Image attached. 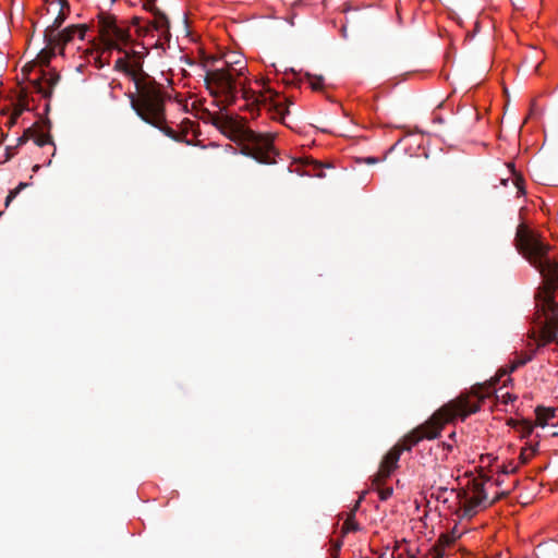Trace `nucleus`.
Instances as JSON below:
<instances>
[{
	"instance_id": "obj_1",
	"label": "nucleus",
	"mask_w": 558,
	"mask_h": 558,
	"mask_svg": "<svg viewBox=\"0 0 558 558\" xmlns=\"http://www.w3.org/2000/svg\"><path fill=\"white\" fill-rule=\"evenodd\" d=\"M514 244L543 278V284L535 295L544 315L541 339L544 343L555 341L558 333V303L555 300V293L558 292V262L549 256L550 246L524 221L517 228Z\"/></svg>"
},
{
	"instance_id": "obj_2",
	"label": "nucleus",
	"mask_w": 558,
	"mask_h": 558,
	"mask_svg": "<svg viewBox=\"0 0 558 558\" xmlns=\"http://www.w3.org/2000/svg\"><path fill=\"white\" fill-rule=\"evenodd\" d=\"M132 54L131 62L128 60L129 53H126V58H119L114 62V69L122 71L134 82L136 93L128 95L132 109L144 122L160 130L166 136L178 141L179 135L166 124L167 94L162 90V86L143 70L141 54L137 52Z\"/></svg>"
},
{
	"instance_id": "obj_3",
	"label": "nucleus",
	"mask_w": 558,
	"mask_h": 558,
	"mask_svg": "<svg viewBox=\"0 0 558 558\" xmlns=\"http://www.w3.org/2000/svg\"><path fill=\"white\" fill-rule=\"evenodd\" d=\"M490 389L492 385L486 389L483 385H477L472 388L470 393H461L438 409L424 424L411 430L395 446L402 452L411 450L425 438H437L447 423H451L456 417L465 420L469 415L480 411L481 402L489 397Z\"/></svg>"
},
{
	"instance_id": "obj_4",
	"label": "nucleus",
	"mask_w": 558,
	"mask_h": 558,
	"mask_svg": "<svg viewBox=\"0 0 558 558\" xmlns=\"http://www.w3.org/2000/svg\"><path fill=\"white\" fill-rule=\"evenodd\" d=\"M208 121L234 142L245 144L244 154L260 163L275 162V147L269 135L257 133L246 125L243 118L208 112Z\"/></svg>"
},
{
	"instance_id": "obj_5",
	"label": "nucleus",
	"mask_w": 558,
	"mask_h": 558,
	"mask_svg": "<svg viewBox=\"0 0 558 558\" xmlns=\"http://www.w3.org/2000/svg\"><path fill=\"white\" fill-rule=\"evenodd\" d=\"M242 70V68L235 70L229 65L225 69L208 70L205 74L204 82L207 89L211 96L222 98L223 108L232 106L236 100L238 83L232 72L240 76L243 75Z\"/></svg>"
},
{
	"instance_id": "obj_6",
	"label": "nucleus",
	"mask_w": 558,
	"mask_h": 558,
	"mask_svg": "<svg viewBox=\"0 0 558 558\" xmlns=\"http://www.w3.org/2000/svg\"><path fill=\"white\" fill-rule=\"evenodd\" d=\"M100 35L108 41V46L122 51L120 45H128L131 40L130 29L117 24L113 15L101 12L98 15Z\"/></svg>"
},
{
	"instance_id": "obj_7",
	"label": "nucleus",
	"mask_w": 558,
	"mask_h": 558,
	"mask_svg": "<svg viewBox=\"0 0 558 558\" xmlns=\"http://www.w3.org/2000/svg\"><path fill=\"white\" fill-rule=\"evenodd\" d=\"M472 489V496H470L466 492L459 494L460 500L462 502L463 515L469 518H472L474 514H476L477 508H485L493 504V501H487V494L483 483L474 481Z\"/></svg>"
},
{
	"instance_id": "obj_8",
	"label": "nucleus",
	"mask_w": 558,
	"mask_h": 558,
	"mask_svg": "<svg viewBox=\"0 0 558 558\" xmlns=\"http://www.w3.org/2000/svg\"><path fill=\"white\" fill-rule=\"evenodd\" d=\"M242 89V96L246 100H252L253 106L263 105L268 108L269 111H274L272 118L283 120L286 113L289 112L288 108L284 107L280 101L267 97L266 95H256L254 92L247 89L243 83H239Z\"/></svg>"
},
{
	"instance_id": "obj_9",
	"label": "nucleus",
	"mask_w": 558,
	"mask_h": 558,
	"mask_svg": "<svg viewBox=\"0 0 558 558\" xmlns=\"http://www.w3.org/2000/svg\"><path fill=\"white\" fill-rule=\"evenodd\" d=\"M60 75L56 71H45L40 69L39 76L32 80L31 84L35 92L41 94L44 98H50L53 87L59 83Z\"/></svg>"
},
{
	"instance_id": "obj_10",
	"label": "nucleus",
	"mask_w": 558,
	"mask_h": 558,
	"mask_svg": "<svg viewBox=\"0 0 558 558\" xmlns=\"http://www.w3.org/2000/svg\"><path fill=\"white\" fill-rule=\"evenodd\" d=\"M401 449L393 446L383 458L379 470L375 475V482H384L398 468Z\"/></svg>"
},
{
	"instance_id": "obj_11",
	"label": "nucleus",
	"mask_w": 558,
	"mask_h": 558,
	"mask_svg": "<svg viewBox=\"0 0 558 558\" xmlns=\"http://www.w3.org/2000/svg\"><path fill=\"white\" fill-rule=\"evenodd\" d=\"M85 32H86V26L84 25H81V26H77V25H71L66 28H64L63 31H58L56 33V43H52L51 45H49L50 47H57V48H60L61 51L63 50L64 46L70 43L71 40H73V38L75 36H78L80 39H84V36H85Z\"/></svg>"
},
{
	"instance_id": "obj_12",
	"label": "nucleus",
	"mask_w": 558,
	"mask_h": 558,
	"mask_svg": "<svg viewBox=\"0 0 558 558\" xmlns=\"http://www.w3.org/2000/svg\"><path fill=\"white\" fill-rule=\"evenodd\" d=\"M66 15L61 10L58 16L53 20L52 24L47 26L44 32V40L47 45H51L52 43H56L53 38H56V33L59 31L63 22L65 21Z\"/></svg>"
},
{
	"instance_id": "obj_13",
	"label": "nucleus",
	"mask_w": 558,
	"mask_h": 558,
	"mask_svg": "<svg viewBox=\"0 0 558 558\" xmlns=\"http://www.w3.org/2000/svg\"><path fill=\"white\" fill-rule=\"evenodd\" d=\"M351 172L353 173V175L351 177V181H353V183L356 186H360L361 189L366 186L371 182L373 177L371 171L359 169L357 167H353L352 165Z\"/></svg>"
},
{
	"instance_id": "obj_14",
	"label": "nucleus",
	"mask_w": 558,
	"mask_h": 558,
	"mask_svg": "<svg viewBox=\"0 0 558 558\" xmlns=\"http://www.w3.org/2000/svg\"><path fill=\"white\" fill-rule=\"evenodd\" d=\"M151 26L159 32L162 36L169 34V20L163 12L156 10Z\"/></svg>"
},
{
	"instance_id": "obj_15",
	"label": "nucleus",
	"mask_w": 558,
	"mask_h": 558,
	"mask_svg": "<svg viewBox=\"0 0 558 558\" xmlns=\"http://www.w3.org/2000/svg\"><path fill=\"white\" fill-rule=\"evenodd\" d=\"M537 424L545 426L548 422L555 417L556 410L550 408L537 407L535 410Z\"/></svg>"
},
{
	"instance_id": "obj_16",
	"label": "nucleus",
	"mask_w": 558,
	"mask_h": 558,
	"mask_svg": "<svg viewBox=\"0 0 558 558\" xmlns=\"http://www.w3.org/2000/svg\"><path fill=\"white\" fill-rule=\"evenodd\" d=\"M57 47H50L46 44V48L40 50L35 60L40 66H48L51 58L54 56V50Z\"/></svg>"
},
{
	"instance_id": "obj_17",
	"label": "nucleus",
	"mask_w": 558,
	"mask_h": 558,
	"mask_svg": "<svg viewBox=\"0 0 558 558\" xmlns=\"http://www.w3.org/2000/svg\"><path fill=\"white\" fill-rule=\"evenodd\" d=\"M532 360V355H521L517 356L510 364L509 369H502L500 376L507 375L509 373L514 372L519 367L525 365L527 362Z\"/></svg>"
},
{
	"instance_id": "obj_18",
	"label": "nucleus",
	"mask_w": 558,
	"mask_h": 558,
	"mask_svg": "<svg viewBox=\"0 0 558 558\" xmlns=\"http://www.w3.org/2000/svg\"><path fill=\"white\" fill-rule=\"evenodd\" d=\"M377 484V492L381 500H387L392 495V487L380 486L381 482H375Z\"/></svg>"
},
{
	"instance_id": "obj_19",
	"label": "nucleus",
	"mask_w": 558,
	"mask_h": 558,
	"mask_svg": "<svg viewBox=\"0 0 558 558\" xmlns=\"http://www.w3.org/2000/svg\"><path fill=\"white\" fill-rule=\"evenodd\" d=\"M351 160H353L356 165H363V163H366V165H376L379 162V158L377 157H374V156H367V157H354V158H351Z\"/></svg>"
},
{
	"instance_id": "obj_20",
	"label": "nucleus",
	"mask_w": 558,
	"mask_h": 558,
	"mask_svg": "<svg viewBox=\"0 0 558 558\" xmlns=\"http://www.w3.org/2000/svg\"><path fill=\"white\" fill-rule=\"evenodd\" d=\"M34 141L37 146L43 147L51 143V136L49 134L39 133L37 131Z\"/></svg>"
},
{
	"instance_id": "obj_21",
	"label": "nucleus",
	"mask_w": 558,
	"mask_h": 558,
	"mask_svg": "<svg viewBox=\"0 0 558 558\" xmlns=\"http://www.w3.org/2000/svg\"><path fill=\"white\" fill-rule=\"evenodd\" d=\"M26 186H27L26 183H20L17 187H15L14 190L10 191L9 195L5 198L4 206L9 207L10 203L12 202V199L21 192V190H23Z\"/></svg>"
},
{
	"instance_id": "obj_22",
	"label": "nucleus",
	"mask_w": 558,
	"mask_h": 558,
	"mask_svg": "<svg viewBox=\"0 0 558 558\" xmlns=\"http://www.w3.org/2000/svg\"><path fill=\"white\" fill-rule=\"evenodd\" d=\"M340 547H341V542L339 541H331V546L329 548V554H330V558H338V553L340 550Z\"/></svg>"
},
{
	"instance_id": "obj_23",
	"label": "nucleus",
	"mask_w": 558,
	"mask_h": 558,
	"mask_svg": "<svg viewBox=\"0 0 558 558\" xmlns=\"http://www.w3.org/2000/svg\"><path fill=\"white\" fill-rule=\"evenodd\" d=\"M25 110H27L26 105L19 104L14 107L12 116L19 119Z\"/></svg>"
},
{
	"instance_id": "obj_24",
	"label": "nucleus",
	"mask_w": 558,
	"mask_h": 558,
	"mask_svg": "<svg viewBox=\"0 0 558 558\" xmlns=\"http://www.w3.org/2000/svg\"><path fill=\"white\" fill-rule=\"evenodd\" d=\"M535 453V449L534 448H531L530 449V453L526 454V449H523L521 451V454H520V459L522 461V463H527V461L530 460V458Z\"/></svg>"
},
{
	"instance_id": "obj_25",
	"label": "nucleus",
	"mask_w": 558,
	"mask_h": 558,
	"mask_svg": "<svg viewBox=\"0 0 558 558\" xmlns=\"http://www.w3.org/2000/svg\"><path fill=\"white\" fill-rule=\"evenodd\" d=\"M518 470V465L513 464V462H510L509 465H502L501 473L502 474H510L514 473Z\"/></svg>"
},
{
	"instance_id": "obj_26",
	"label": "nucleus",
	"mask_w": 558,
	"mask_h": 558,
	"mask_svg": "<svg viewBox=\"0 0 558 558\" xmlns=\"http://www.w3.org/2000/svg\"><path fill=\"white\" fill-rule=\"evenodd\" d=\"M144 9L151 12L153 14L156 12V10H159L156 7V0H146V2L144 4Z\"/></svg>"
},
{
	"instance_id": "obj_27",
	"label": "nucleus",
	"mask_w": 558,
	"mask_h": 558,
	"mask_svg": "<svg viewBox=\"0 0 558 558\" xmlns=\"http://www.w3.org/2000/svg\"><path fill=\"white\" fill-rule=\"evenodd\" d=\"M15 146H7L5 148V158L2 162H5L8 160H10L14 155H15Z\"/></svg>"
},
{
	"instance_id": "obj_28",
	"label": "nucleus",
	"mask_w": 558,
	"mask_h": 558,
	"mask_svg": "<svg viewBox=\"0 0 558 558\" xmlns=\"http://www.w3.org/2000/svg\"><path fill=\"white\" fill-rule=\"evenodd\" d=\"M36 133H37V130L32 126V128H27L24 131L23 135L27 136V140L29 141V140H34L35 138Z\"/></svg>"
},
{
	"instance_id": "obj_29",
	"label": "nucleus",
	"mask_w": 558,
	"mask_h": 558,
	"mask_svg": "<svg viewBox=\"0 0 558 558\" xmlns=\"http://www.w3.org/2000/svg\"><path fill=\"white\" fill-rule=\"evenodd\" d=\"M512 183H513L514 187L517 189V192H515L517 195L524 194V189L522 187L519 179L513 180Z\"/></svg>"
},
{
	"instance_id": "obj_30",
	"label": "nucleus",
	"mask_w": 558,
	"mask_h": 558,
	"mask_svg": "<svg viewBox=\"0 0 558 558\" xmlns=\"http://www.w3.org/2000/svg\"><path fill=\"white\" fill-rule=\"evenodd\" d=\"M341 531L342 533H347L349 532V514L343 519V523H342V526H341Z\"/></svg>"
},
{
	"instance_id": "obj_31",
	"label": "nucleus",
	"mask_w": 558,
	"mask_h": 558,
	"mask_svg": "<svg viewBox=\"0 0 558 558\" xmlns=\"http://www.w3.org/2000/svg\"><path fill=\"white\" fill-rule=\"evenodd\" d=\"M360 531V525L354 521L353 514L351 513V533Z\"/></svg>"
},
{
	"instance_id": "obj_32",
	"label": "nucleus",
	"mask_w": 558,
	"mask_h": 558,
	"mask_svg": "<svg viewBox=\"0 0 558 558\" xmlns=\"http://www.w3.org/2000/svg\"><path fill=\"white\" fill-rule=\"evenodd\" d=\"M444 557V548L442 547H435V558H442Z\"/></svg>"
},
{
	"instance_id": "obj_33",
	"label": "nucleus",
	"mask_w": 558,
	"mask_h": 558,
	"mask_svg": "<svg viewBox=\"0 0 558 558\" xmlns=\"http://www.w3.org/2000/svg\"><path fill=\"white\" fill-rule=\"evenodd\" d=\"M27 141H28L27 136H24V135L20 136L17 138V143H16L15 147L24 145L25 143H27Z\"/></svg>"
},
{
	"instance_id": "obj_34",
	"label": "nucleus",
	"mask_w": 558,
	"mask_h": 558,
	"mask_svg": "<svg viewBox=\"0 0 558 558\" xmlns=\"http://www.w3.org/2000/svg\"><path fill=\"white\" fill-rule=\"evenodd\" d=\"M17 118H14L12 114L10 116L9 120L7 121V125L9 128H12L16 124Z\"/></svg>"
},
{
	"instance_id": "obj_35",
	"label": "nucleus",
	"mask_w": 558,
	"mask_h": 558,
	"mask_svg": "<svg viewBox=\"0 0 558 558\" xmlns=\"http://www.w3.org/2000/svg\"><path fill=\"white\" fill-rule=\"evenodd\" d=\"M439 543H441V545L449 544L450 539L448 538L447 535H441L440 538H439Z\"/></svg>"
},
{
	"instance_id": "obj_36",
	"label": "nucleus",
	"mask_w": 558,
	"mask_h": 558,
	"mask_svg": "<svg viewBox=\"0 0 558 558\" xmlns=\"http://www.w3.org/2000/svg\"><path fill=\"white\" fill-rule=\"evenodd\" d=\"M340 31H341L342 36H343V37H347V34H345V33H347V27H345V25H344V24H342V25H341Z\"/></svg>"
},
{
	"instance_id": "obj_37",
	"label": "nucleus",
	"mask_w": 558,
	"mask_h": 558,
	"mask_svg": "<svg viewBox=\"0 0 558 558\" xmlns=\"http://www.w3.org/2000/svg\"><path fill=\"white\" fill-rule=\"evenodd\" d=\"M320 87V82H313L312 83V88L313 89H318Z\"/></svg>"
},
{
	"instance_id": "obj_38",
	"label": "nucleus",
	"mask_w": 558,
	"mask_h": 558,
	"mask_svg": "<svg viewBox=\"0 0 558 558\" xmlns=\"http://www.w3.org/2000/svg\"><path fill=\"white\" fill-rule=\"evenodd\" d=\"M508 183H509V179L508 178L507 179H500V184L507 186Z\"/></svg>"
},
{
	"instance_id": "obj_39",
	"label": "nucleus",
	"mask_w": 558,
	"mask_h": 558,
	"mask_svg": "<svg viewBox=\"0 0 558 558\" xmlns=\"http://www.w3.org/2000/svg\"><path fill=\"white\" fill-rule=\"evenodd\" d=\"M434 122L436 123H444V119L441 117H437L434 119Z\"/></svg>"
},
{
	"instance_id": "obj_40",
	"label": "nucleus",
	"mask_w": 558,
	"mask_h": 558,
	"mask_svg": "<svg viewBox=\"0 0 558 558\" xmlns=\"http://www.w3.org/2000/svg\"><path fill=\"white\" fill-rule=\"evenodd\" d=\"M138 22H140V19H138V17H134V19H133V23H134V24H138Z\"/></svg>"
},
{
	"instance_id": "obj_41",
	"label": "nucleus",
	"mask_w": 558,
	"mask_h": 558,
	"mask_svg": "<svg viewBox=\"0 0 558 558\" xmlns=\"http://www.w3.org/2000/svg\"><path fill=\"white\" fill-rule=\"evenodd\" d=\"M315 175H317V177H325V174L322 171L317 172Z\"/></svg>"
},
{
	"instance_id": "obj_42",
	"label": "nucleus",
	"mask_w": 558,
	"mask_h": 558,
	"mask_svg": "<svg viewBox=\"0 0 558 558\" xmlns=\"http://www.w3.org/2000/svg\"><path fill=\"white\" fill-rule=\"evenodd\" d=\"M519 209H520V210H523V209H526V207H525V206H520V208H519Z\"/></svg>"
},
{
	"instance_id": "obj_43",
	"label": "nucleus",
	"mask_w": 558,
	"mask_h": 558,
	"mask_svg": "<svg viewBox=\"0 0 558 558\" xmlns=\"http://www.w3.org/2000/svg\"><path fill=\"white\" fill-rule=\"evenodd\" d=\"M3 211H0V215H2Z\"/></svg>"
},
{
	"instance_id": "obj_44",
	"label": "nucleus",
	"mask_w": 558,
	"mask_h": 558,
	"mask_svg": "<svg viewBox=\"0 0 558 558\" xmlns=\"http://www.w3.org/2000/svg\"><path fill=\"white\" fill-rule=\"evenodd\" d=\"M112 1L114 2L116 0H112Z\"/></svg>"
}]
</instances>
